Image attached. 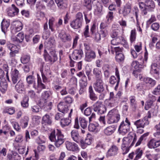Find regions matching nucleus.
<instances>
[{
	"label": "nucleus",
	"mask_w": 160,
	"mask_h": 160,
	"mask_svg": "<svg viewBox=\"0 0 160 160\" xmlns=\"http://www.w3.org/2000/svg\"><path fill=\"white\" fill-rule=\"evenodd\" d=\"M159 67L156 63H152L151 65L150 73L152 75L158 77L159 75Z\"/></svg>",
	"instance_id": "a211bd4d"
},
{
	"label": "nucleus",
	"mask_w": 160,
	"mask_h": 160,
	"mask_svg": "<svg viewBox=\"0 0 160 160\" xmlns=\"http://www.w3.org/2000/svg\"><path fill=\"white\" fill-rule=\"evenodd\" d=\"M89 97L91 100L92 101H96L98 98V97L96 96L91 86L89 87Z\"/></svg>",
	"instance_id": "ea45409f"
},
{
	"label": "nucleus",
	"mask_w": 160,
	"mask_h": 160,
	"mask_svg": "<svg viewBox=\"0 0 160 160\" xmlns=\"http://www.w3.org/2000/svg\"><path fill=\"white\" fill-rule=\"evenodd\" d=\"M80 86V91H83L84 88L86 87L87 85V81H85L82 80H80L79 82Z\"/></svg>",
	"instance_id": "13d9d810"
},
{
	"label": "nucleus",
	"mask_w": 160,
	"mask_h": 160,
	"mask_svg": "<svg viewBox=\"0 0 160 160\" xmlns=\"http://www.w3.org/2000/svg\"><path fill=\"white\" fill-rule=\"evenodd\" d=\"M83 54V52L82 50H75L73 51L71 56H69L70 60L71 58L74 60L80 59L82 58Z\"/></svg>",
	"instance_id": "dca6fc26"
},
{
	"label": "nucleus",
	"mask_w": 160,
	"mask_h": 160,
	"mask_svg": "<svg viewBox=\"0 0 160 160\" xmlns=\"http://www.w3.org/2000/svg\"><path fill=\"white\" fill-rule=\"evenodd\" d=\"M93 72L96 78V80L102 79V73L100 69L97 68H94Z\"/></svg>",
	"instance_id": "c756f323"
},
{
	"label": "nucleus",
	"mask_w": 160,
	"mask_h": 160,
	"mask_svg": "<svg viewBox=\"0 0 160 160\" xmlns=\"http://www.w3.org/2000/svg\"><path fill=\"white\" fill-rule=\"evenodd\" d=\"M49 138L51 142H54V145L57 148L59 147L65 141L64 135L61 130L58 129L53 130Z\"/></svg>",
	"instance_id": "f257e3e1"
},
{
	"label": "nucleus",
	"mask_w": 160,
	"mask_h": 160,
	"mask_svg": "<svg viewBox=\"0 0 160 160\" xmlns=\"http://www.w3.org/2000/svg\"><path fill=\"white\" fill-rule=\"evenodd\" d=\"M101 105H103L102 102L99 101H97L93 105V110L95 112L97 111L100 107L101 106Z\"/></svg>",
	"instance_id": "5fc2aeb1"
},
{
	"label": "nucleus",
	"mask_w": 160,
	"mask_h": 160,
	"mask_svg": "<svg viewBox=\"0 0 160 160\" xmlns=\"http://www.w3.org/2000/svg\"><path fill=\"white\" fill-rule=\"evenodd\" d=\"M98 123L96 122L94 123H90L88 126V130L91 132H97L98 130Z\"/></svg>",
	"instance_id": "2f4dec72"
},
{
	"label": "nucleus",
	"mask_w": 160,
	"mask_h": 160,
	"mask_svg": "<svg viewBox=\"0 0 160 160\" xmlns=\"http://www.w3.org/2000/svg\"><path fill=\"white\" fill-rule=\"evenodd\" d=\"M24 38V36L22 32H20L19 33L17 36L15 37H12V39L13 42H15L17 43L22 42Z\"/></svg>",
	"instance_id": "c85d7f7f"
},
{
	"label": "nucleus",
	"mask_w": 160,
	"mask_h": 160,
	"mask_svg": "<svg viewBox=\"0 0 160 160\" xmlns=\"http://www.w3.org/2000/svg\"><path fill=\"white\" fill-rule=\"evenodd\" d=\"M10 24V21L9 20L3 19L1 23V30L5 34L8 30V28Z\"/></svg>",
	"instance_id": "412c9836"
},
{
	"label": "nucleus",
	"mask_w": 160,
	"mask_h": 160,
	"mask_svg": "<svg viewBox=\"0 0 160 160\" xmlns=\"http://www.w3.org/2000/svg\"><path fill=\"white\" fill-rule=\"evenodd\" d=\"M23 25L22 23L19 21H13L12 24L11 32L13 33L21 31Z\"/></svg>",
	"instance_id": "6e6552de"
},
{
	"label": "nucleus",
	"mask_w": 160,
	"mask_h": 160,
	"mask_svg": "<svg viewBox=\"0 0 160 160\" xmlns=\"http://www.w3.org/2000/svg\"><path fill=\"white\" fill-rule=\"evenodd\" d=\"M55 21V18L53 17H52L48 21L49 28L52 32H55V28H54V25H53Z\"/></svg>",
	"instance_id": "37998d69"
},
{
	"label": "nucleus",
	"mask_w": 160,
	"mask_h": 160,
	"mask_svg": "<svg viewBox=\"0 0 160 160\" xmlns=\"http://www.w3.org/2000/svg\"><path fill=\"white\" fill-rule=\"evenodd\" d=\"M30 59L29 56L28 55H24L22 56L21 59V61L22 63L26 64L28 62Z\"/></svg>",
	"instance_id": "052dcab7"
},
{
	"label": "nucleus",
	"mask_w": 160,
	"mask_h": 160,
	"mask_svg": "<svg viewBox=\"0 0 160 160\" xmlns=\"http://www.w3.org/2000/svg\"><path fill=\"white\" fill-rule=\"evenodd\" d=\"M46 149V146L44 144L39 145L37 148L38 152L42 153Z\"/></svg>",
	"instance_id": "e2e57ef3"
},
{
	"label": "nucleus",
	"mask_w": 160,
	"mask_h": 160,
	"mask_svg": "<svg viewBox=\"0 0 160 160\" xmlns=\"http://www.w3.org/2000/svg\"><path fill=\"white\" fill-rule=\"evenodd\" d=\"M134 153L136 155V156L134 160H137L140 158L142 156V151L141 148H138L135 151Z\"/></svg>",
	"instance_id": "864d4df0"
},
{
	"label": "nucleus",
	"mask_w": 160,
	"mask_h": 160,
	"mask_svg": "<svg viewBox=\"0 0 160 160\" xmlns=\"http://www.w3.org/2000/svg\"><path fill=\"white\" fill-rule=\"evenodd\" d=\"M73 110L72 109L70 110V112L68 114V118H65L63 119H61L60 123L61 126L63 127L68 126L69 125L71 122V119H70L72 115Z\"/></svg>",
	"instance_id": "4be33fe9"
},
{
	"label": "nucleus",
	"mask_w": 160,
	"mask_h": 160,
	"mask_svg": "<svg viewBox=\"0 0 160 160\" xmlns=\"http://www.w3.org/2000/svg\"><path fill=\"white\" fill-rule=\"evenodd\" d=\"M152 93L156 95H158L160 94V84L158 85L155 88L152 92Z\"/></svg>",
	"instance_id": "774afa93"
},
{
	"label": "nucleus",
	"mask_w": 160,
	"mask_h": 160,
	"mask_svg": "<svg viewBox=\"0 0 160 160\" xmlns=\"http://www.w3.org/2000/svg\"><path fill=\"white\" fill-rule=\"evenodd\" d=\"M15 89L19 93H22L24 90V85L22 81L20 80L17 82Z\"/></svg>",
	"instance_id": "b1692460"
},
{
	"label": "nucleus",
	"mask_w": 160,
	"mask_h": 160,
	"mask_svg": "<svg viewBox=\"0 0 160 160\" xmlns=\"http://www.w3.org/2000/svg\"><path fill=\"white\" fill-rule=\"evenodd\" d=\"M113 12L112 11L109 12L106 16V18L108 22H111L113 18Z\"/></svg>",
	"instance_id": "338daca9"
},
{
	"label": "nucleus",
	"mask_w": 160,
	"mask_h": 160,
	"mask_svg": "<svg viewBox=\"0 0 160 160\" xmlns=\"http://www.w3.org/2000/svg\"><path fill=\"white\" fill-rule=\"evenodd\" d=\"M7 160H20L21 158L20 156L15 152L12 154H8L7 156Z\"/></svg>",
	"instance_id": "cd10ccee"
},
{
	"label": "nucleus",
	"mask_w": 160,
	"mask_h": 160,
	"mask_svg": "<svg viewBox=\"0 0 160 160\" xmlns=\"http://www.w3.org/2000/svg\"><path fill=\"white\" fill-rule=\"evenodd\" d=\"M120 81L118 82V78H116V77L114 76H111L109 79V82L111 84H114L115 83H117V84L115 87V89L116 90L117 89L118 84Z\"/></svg>",
	"instance_id": "58836bf2"
},
{
	"label": "nucleus",
	"mask_w": 160,
	"mask_h": 160,
	"mask_svg": "<svg viewBox=\"0 0 160 160\" xmlns=\"http://www.w3.org/2000/svg\"><path fill=\"white\" fill-rule=\"evenodd\" d=\"M130 126L128 124H125L124 121H122L121 123L118 128L120 133L122 135L126 134L130 130Z\"/></svg>",
	"instance_id": "f8f14e48"
},
{
	"label": "nucleus",
	"mask_w": 160,
	"mask_h": 160,
	"mask_svg": "<svg viewBox=\"0 0 160 160\" xmlns=\"http://www.w3.org/2000/svg\"><path fill=\"white\" fill-rule=\"evenodd\" d=\"M29 98L28 97H25L24 98L22 101L21 102V105L22 107L24 108H27L28 106Z\"/></svg>",
	"instance_id": "680f3d73"
},
{
	"label": "nucleus",
	"mask_w": 160,
	"mask_h": 160,
	"mask_svg": "<svg viewBox=\"0 0 160 160\" xmlns=\"http://www.w3.org/2000/svg\"><path fill=\"white\" fill-rule=\"evenodd\" d=\"M85 61L90 62L93 59H94L96 57L95 52L92 50L87 52L85 53Z\"/></svg>",
	"instance_id": "5701e85b"
},
{
	"label": "nucleus",
	"mask_w": 160,
	"mask_h": 160,
	"mask_svg": "<svg viewBox=\"0 0 160 160\" xmlns=\"http://www.w3.org/2000/svg\"><path fill=\"white\" fill-rule=\"evenodd\" d=\"M144 82L147 85V89H150L156 85V81L152 78L146 77L143 78Z\"/></svg>",
	"instance_id": "4468645a"
},
{
	"label": "nucleus",
	"mask_w": 160,
	"mask_h": 160,
	"mask_svg": "<svg viewBox=\"0 0 160 160\" xmlns=\"http://www.w3.org/2000/svg\"><path fill=\"white\" fill-rule=\"evenodd\" d=\"M129 99L131 107L133 109H135L136 108V103L135 97L133 96H131L129 98Z\"/></svg>",
	"instance_id": "49530a36"
},
{
	"label": "nucleus",
	"mask_w": 160,
	"mask_h": 160,
	"mask_svg": "<svg viewBox=\"0 0 160 160\" xmlns=\"http://www.w3.org/2000/svg\"><path fill=\"white\" fill-rule=\"evenodd\" d=\"M118 148L115 145L111 146L107 153V157L114 156L117 155L118 151Z\"/></svg>",
	"instance_id": "f3484780"
},
{
	"label": "nucleus",
	"mask_w": 160,
	"mask_h": 160,
	"mask_svg": "<svg viewBox=\"0 0 160 160\" xmlns=\"http://www.w3.org/2000/svg\"><path fill=\"white\" fill-rule=\"evenodd\" d=\"M7 46L8 48L11 51L9 54L10 57H15L16 54L18 52V49L17 46L9 42L7 43Z\"/></svg>",
	"instance_id": "9b49d317"
},
{
	"label": "nucleus",
	"mask_w": 160,
	"mask_h": 160,
	"mask_svg": "<svg viewBox=\"0 0 160 160\" xmlns=\"http://www.w3.org/2000/svg\"><path fill=\"white\" fill-rule=\"evenodd\" d=\"M49 54L46 50L44 49L43 56L45 60L51 64H52L58 60V57L56 52L54 49H51L49 50Z\"/></svg>",
	"instance_id": "f03ea898"
},
{
	"label": "nucleus",
	"mask_w": 160,
	"mask_h": 160,
	"mask_svg": "<svg viewBox=\"0 0 160 160\" xmlns=\"http://www.w3.org/2000/svg\"><path fill=\"white\" fill-rule=\"evenodd\" d=\"M65 145L67 149L69 151L77 152L79 150L78 145L74 142L66 141L65 142Z\"/></svg>",
	"instance_id": "2eb2a0df"
},
{
	"label": "nucleus",
	"mask_w": 160,
	"mask_h": 160,
	"mask_svg": "<svg viewBox=\"0 0 160 160\" xmlns=\"http://www.w3.org/2000/svg\"><path fill=\"white\" fill-rule=\"evenodd\" d=\"M71 136L73 140L77 143H79L81 140L78 132L77 130H74L71 132Z\"/></svg>",
	"instance_id": "bb28decb"
},
{
	"label": "nucleus",
	"mask_w": 160,
	"mask_h": 160,
	"mask_svg": "<svg viewBox=\"0 0 160 160\" xmlns=\"http://www.w3.org/2000/svg\"><path fill=\"white\" fill-rule=\"evenodd\" d=\"M52 94V92L50 91H45L42 94V98L40 101V103L42 104L43 102H46L47 99Z\"/></svg>",
	"instance_id": "7c9ffc66"
},
{
	"label": "nucleus",
	"mask_w": 160,
	"mask_h": 160,
	"mask_svg": "<svg viewBox=\"0 0 160 160\" xmlns=\"http://www.w3.org/2000/svg\"><path fill=\"white\" fill-rule=\"evenodd\" d=\"M149 134L148 132L145 133L142 135L141 137L139 138V139L138 140L137 142L135 145L136 146H137L139 145L141 143L142 140L144 139H145L146 137Z\"/></svg>",
	"instance_id": "bf43d9fd"
},
{
	"label": "nucleus",
	"mask_w": 160,
	"mask_h": 160,
	"mask_svg": "<svg viewBox=\"0 0 160 160\" xmlns=\"http://www.w3.org/2000/svg\"><path fill=\"white\" fill-rule=\"evenodd\" d=\"M38 87L37 90H38L37 92L39 93L42 89H45L46 86L45 85L42 83V82L39 81V79L38 77Z\"/></svg>",
	"instance_id": "de8ad7c7"
},
{
	"label": "nucleus",
	"mask_w": 160,
	"mask_h": 160,
	"mask_svg": "<svg viewBox=\"0 0 160 160\" xmlns=\"http://www.w3.org/2000/svg\"><path fill=\"white\" fill-rule=\"evenodd\" d=\"M45 46L46 48L49 50L51 49H54L55 46V41L54 37H50L49 39L45 41Z\"/></svg>",
	"instance_id": "6ab92c4d"
},
{
	"label": "nucleus",
	"mask_w": 160,
	"mask_h": 160,
	"mask_svg": "<svg viewBox=\"0 0 160 160\" xmlns=\"http://www.w3.org/2000/svg\"><path fill=\"white\" fill-rule=\"evenodd\" d=\"M36 80V78L33 76L30 75L28 76L26 78V81L28 84V86H31V83Z\"/></svg>",
	"instance_id": "a18cd8bd"
},
{
	"label": "nucleus",
	"mask_w": 160,
	"mask_h": 160,
	"mask_svg": "<svg viewBox=\"0 0 160 160\" xmlns=\"http://www.w3.org/2000/svg\"><path fill=\"white\" fill-rule=\"evenodd\" d=\"M79 120L81 127L83 129L86 128L88 125V121L84 118L81 117L79 118Z\"/></svg>",
	"instance_id": "4c0bfd02"
},
{
	"label": "nucleus",
	"mask_w": 160,
	"mask_h": 160,
	"mask_svg": "<svg viewBox=\"0 0 160 160\" xmlns=\"http://www.w3.org/2000/svg\"><path fill=\"white\" fill-rule=\"evenodd\" d=\"M148 59V53L147 51H146L144 53V59L143 61V63L142 64H139V70L138 71H140L142 69L144 68L146 66V65L143 64H144L145 63H146L147 62V60Z\"/></svg>",
	"instance_id": "c03bdc74"
},
{
	"label": "nucleus",
	"mask_w": 160,
	"mask_h": 160,
	"mask_svg": "<svg viewBox=\"0 0 160 160\" xmlns=\"http://www.w3.org/2000/svg\"><path fill=\"white\" fill-rule=\"evenodd\" d=\"M93 87L96 92L101 93L105 91L104 83L102 79L96 80L94 83Z\"/></svg>",
	"instance_id": "423d86ee"
},
{
	"label": "nucleus",
	"mask_w": 160,
	"mask_h": 160,
	"mask_svg": "<svg viewBox=\"0 0 160 160\" xmlns=\"http://www.w3.org/2000/svg\"><path fill=\"white\" fill-rule=\"evenodd\" d=\"M116 59L118 62H120L123 61L124 59V56L122 53L117 54L116 55Z\"/></svg>",
	"instance_id": "6e6d98bb"
},
{
	"label": "nucleus",
	"mask_w": 160,
	"mask_h": 160,
	"mask_svg": "<svg viewBox=\"0 0 160 160\" xmlns=\"http://www.w3.org/2000/svg\"><path fill=\"white\" fill-rule=\"evenodd\" d=\"M70 25L74 29H78L81 27L82 22L74 20L71 22Z\"/></svg>",
	"instance_id": "72a5a7b5"
},
{
	"label": "nucleus",
	"mask_w": 160,
	"mask_h": 160,
	"mask_svg": "<svg viewBox=\"0 0 160 160\" xmlns=\"http://www.w3.org/2000/svg\"><path fill=\"white\" fill-rule=\"evenodd\" d=\"M148 124L149 122L146 117L142 119L137 120L134 122V125L136 126L137 128H143L145 126Z\"/></svg>",
	"instance_id": "9d476101"
},
{
	"label": "nucleus",
	"mask_w": 160,
	"mask_h": 160,
	"mask_svg": "<svg viewBox=\"0 0 160 160\" xmlns=\"http://www.w3.org/2000/svg\"><path fill=\"white\" fill-rule=\"evenodd\" d=\"M137 140V137L135 133L130 132L128 137L123 139V144L124 147H131L134 144Z\"/></svg>",
	"instance_id": "7ed1b4c3"
},
{
	"label": "nucleus",
	"mask_w": 160,
	"mask_h": 160,
	"mask_svg": "<svg viewBox=\"0 0 160 160\" xmlns=\"http://www.w3.org/2000/svg\"><path fill=\"white\" fill-rule=\"evenodd\" d=\"M139 63L137 61H135L132 62V66L135 69V71L133 72V74H135L136 71H138L139 70Z\"/></svg>",
	"instance_id": "8fccbe9b"
},
{
	"label": "nucleus",
	"mask_w": 160,
	"mask_h": 160,
	"mask_svg": "<svg viewBox=\"0 0 160 160\" xmlns=\"http://www.w3.org/2000/svg\"><path fill=\"white\" fill-rule=\"evenodd\" d=\"M116 128L114 126L112 125L106 128L104 130V132L107 135H110L112 134L115 131Z\"/></svg>",
	"instance_id": "f704fd0d"
},
{
	"label": "nucleus",
	"mask_w": 160,
	"mask_h": 160,
	"mask_svg": "<svg viewBox=\"0 0 160 160\" xmlns=\"http://www.w3.org/2000/svg\"><path fill=\"white\" fill-rule=\"evenodd\" d=\"M36 8L37 11H39L42 9H44L45 8V6L43 5L40 1H38L36 4Z\"/></svg>",
	"instance_id": "4d7b16f0"
},
{
	"label": "nucleus",
	"mask_w": 160,
	"mask_h": 160,
	"mask_svg": "<svg viewBox=\"0 0 160 160\" xmlns=\"http://www.w3.org/2000/svg\"><path fill=\"white\" fill-rule=\"evenodd\" d=\"M46 102H47V101H46L45 103V102H43L41 104V103H40V104L44 106V108L45 110L49 111L52 108V102H49L48 103H46Z\"/></svg>",
	"instance_id": "a19ab883"
},
{
	"label": "nucleus",
	"mask_w": 160,
	"mask_h": 160,
	"mask_svg": "<svg viewBox=\"0 0 160 160\" xmlns=\"http://www.w3.org/2000/svg\"><path fill=\"white\" fill-rule=\"evenodd\" d=\"M8 83L4 79H2L0 82V90L2 93H4L7 90Z\"/></svg>",
	"instance_id": "473e14b6"
},
{
	"label": "nucleus",
	"mask_w": 160,
	"mask_h": 160,
	"mask_svg": "<svg viewBox=\"0 0 160 160\" xmlns=\"http://www.w3.org/2000/svg\"><path fill=\"white\" fill-rule=\"evenodd\" d=\"M58 111L64 114L67 113L68 110V107L64 102L59 103L58 105Z\"/></svg>",
	"instance_id": "393cba45"
},
{
	"label": "nucleus",
	"mask_w": 160,
	"mask_h": 160,
	"mask_svg": "<svg viewBox=\"0 0 160 160\" xmlns=\"http://www.w3.org/2000/svg\"><path fill=\"white\" fill-rule=\"evenodd\" d=\"M18 12V9L14 4H12L11 7L8 8L7 13L8 16L13 17L17 15Z\"/></svg>",
	"instance_id": "aec40b11"
},
{
	"label": "nucleus",
	"mask_w": 160,
	"mask_h": 160,
	"mask_svg": "<svg viewBox=\"0 0 160 160\" xmlns=\"http://www.w3.org/2000/svg\"><path fill=\"white\" fill-rule=\"evenodd\" d=\"M42 123L48 124H50L52 123L51 119L48 115L46 114L43 117Z\"/></svg>",
	"instance_id": "79ce46f5"
},
{
	"label": "nucleus",
	"mask_w": 160,
	"mask_h": 160,
	"mask_svg": "<svg viewBox=\"0 0 160 160\" xmlns=\"http://www.w3.org/2000/svg\"><path fill=\"white\" fill-rule=\"evenodd\" d=\"M83 5L88 9L91 10L92 9V0H84Z\"/></svg>",
	"instance_id": "603ef678"
},
{
	"label": "nucleus",
	"mask_w": 160,
	"mask_h": 160,
	"mask_svg": "<svg viewBox=\"0 0 160 160\" xmlns=\"http://www.w3.org/2000/svg\"><path fill=\"white\" fill-rule=\"evenodd\" d=\"M58 37L63 42H69L71 41L72 38L71 35L64 31H62L58 34Z\"/></svg>",
	"instance_id": "1a4fd4ad"
},
{
	"label": "nucleus",
	"mask_w": 160,
	"mask_h": 160,
	"mask_svg": "<svg viewBox=\"0 0 160 160\" xmlns=\"http://www.w3.org/2000/svg\"><path fill=\"white\" fill-rule=\"evenodd\" d=\"M109 68L108 65L106 66L103 68L104 74L105 78H108L110 76V72Z\"/></svg>",
	"instance_id": "3c124183"
},
{
	"label": "nucleus",
	"mask_w": 160,
	"mask_h": 160,
	"mask_svg": "<svg viewBox=\"0 0 160 160\" xmlns=\"http://www.w3.org/2000/svg\"><path fill=\"white\" fill-rule=\"evenodd\" d=\"M145 8L148 11H152L155 7L154 2L152 0H146L144 3Z\"/></svg>",
	"instance_id": "a878e982"
},
{
	"label": "nucleus",
	"mask_w": 160,
	"mask_h": 160,
	"mask_svg": "<svg viewBox=\"0 0 160 160\" xmlns=\"http://www.w3.org/2000/svg\"><path fill=\"white\" fill-rule=\"evenodd\" d=\"M92 140L90 138H87L85 140H81L80 143L82 148H85L88 145L91 143Z\"/></svg>",
	"instance_id": "c9c22d12"
},
{
	"label": "nucleus",
	"mask_w": 160,
	"mask_h": 160,
	"mask_svg": "<svg viewBox=\"0 0 160 160\" xmlns=\"http://www.w3.org/2000/svg\"><path fill=\"white\" fill-rule=\"evenodd\" d=\"M106 104L108 107H112L117 106L119 102L114 98V94L113 92H111L108 99L105 101Z\"/></svg>",
	"instance_id": "39448f33"
},
{
	"label": "nucleus",
	"mask_w": 160,
	"mask_h": 160,
	"mask_svg": "<svg viewBox=\"0 0 160 160\" xmlns=\"http://www.w3.org/2000/svg\"><path fill=\"white\" fill-rule=\"evenodd\" d=\"M131 4L130 3H127L124 6L122 10V13L124 16H126L129 14L131 10Z\"/></svg>",
	"instance_id": "e433bc0d"
},
{
	"label": "nucleus",
	"mask_w": 160,
	"mask_h": 160,
	"mask_svg": "<svg viewBox=\"0 0 160 160\" xmlns=\"http://www.w3.org/2000/svg\"><path fill=\"white\" fill-rule=\"evenodd\" d=\"M23 25L22 23L19 21H13L12 24L11 32L13 33L21 31Z\"/></svg>",
	"instance_id": "0eeeda50"
},
{
	"label": "nucleus",
	"mask_w": 160,
	"mask_h": 160,
	"mask_svg": "<svg viewBox=\"0 0 160 160\" xmlns=\"http://www.w3.org/2000/svg\"><path fill=\"white\" fill-rule=\"evenodd\" d=\"M107 123L109 124L118 122L120 119V115L116 110L110 111L108 115Z\"/></svg>",
	"instance_id": "20e7f679"
},
{
	"label": "nucleus",
	"mask_w": 160,
	"mask_h": 160,
	"mask_svg": "<svg viewBox=\"0 0 160 160\" xmlns=\"http://www.w3.org/2000/svg\"><path fill=\"white\" fill-rule=\"evenodd\" d=\"M21 75L19 71L16 69H15L11 72V80L13 84H16L19 80Z\"/></svg>",
	"instance_id": "ddd939ff"
},
{
	"label": "nucleus",
	"mask_w": 160,
	"mask_h": 160,
	"mask_svg": "<svg viewBox=\"0 0 160 160\" xmlns=\"http://www.w3.org/2000/svg\"><path fill=\"white\" fill-rule=\"evenodd\" d=\"M106 108L105 106L103 105H101V106L96 111L99 114H103L106 112Z\"/></svg>",
	"instance_id": "0e129e2a"
},
{
	"label": "nucleus",
	"mask_w": 160,
	"mask_h": 160,
	"mask_svg": "<svg viewBox=\"0 0 160 160\" xmlns=\"http://www.w3.org/2000/svg\"><path fill=\"white\" fill-rule=\"evenodd\" d=\"M136 32L135 29L131 31L130 37V40L131 43L135 41L136 38Z\"/></svg>",
	"instance_id": "09e8293b"
},
{
	"label": "nucleus",
	"mask_w": 160,
	"mask_h": 160,
	"mask_svg": "<svg viewBox=\"0 0 160 160\" xmlns=\"http://www.w3.org/2000/svg\"><path fill=\"white\" fill-rule=\"evenodd\" d=\"M156 140L153 139L150 140L148 143V146L149 148H156Z\"/></svg>",
	"instance_id": "69168bd1"
}]
</instances>
